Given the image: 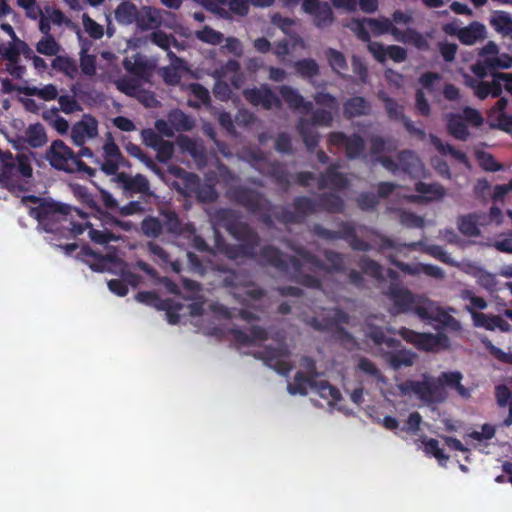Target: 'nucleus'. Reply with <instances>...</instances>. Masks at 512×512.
<instances>
[{
  "label": "nucleus",
  "instance_id": "nucleus-1",
  "mask_svg": "<svg viewBox=\"0 0 512 512\" xmlns=\"http://www.w3.org/2000/svg\"><path fill=\"white\" fill-rule=\"evenodd\" d=\"M262 266H271L286 273L290 281L311 289H321L320 278L303 272L302 259L296 256H286L279 248L265 245L257 252L255 259Z\"/></svg>",
  "mask_w": 512,
  "mask_h": 512
},
{
  "label": "nucleus",
  "instance_id": "nucleus-2",
  "mask_svg": "<svg viewBox=\"0 0 512 512\" xmlns=\"http://www.w3.org/2000/svg\"><path fill=\"white\" fill-rule=\"evenodd\" d=\"M46 159L50 165L57 169L68 173L86 174L92 177L96 174V170L89 167L85 162L69 148L62 140H55L51 143L46 151Z\"/></svg>",
  "mask_w": 512,
  "mask_h": 512
},
{
  "label": "nucleus",
  "instance_id": "nucleus-3",
  "mask_svg": "<svg viewBox=\"0 0 512 512\" xmlns=\"http://www.w3.org/2000/svg\"><path fill=\"white\" fill-rule=\"evenodd\" d=\"M291 250L302 259L303 265H309L311 271H322L325 273H345L347 271L345 267L346 255L343 253L325 249L323 256L328 262L326 264L316 254L301 245L292 246Z\"/></svg>",
  "mask_w": 512,
  "mask_h": 512
},
{
  "label": "nucleus",
  "instance_id": "nucleus-4",
  "mask_svg": "<svg viewBox=\"0 0 512 512\" xmlns=\"http://www.w3.org/2000/svg\"><path fill=\"white\" fill-rule=\"evenodd\" d=\"M69 215H72V207L55 201L47 200L29 208V216L36 219L38 225L49 233L57 232L60 222L67 221Z\"/></svg>",
  "mask_w": 512,
  "mask_h": 512
},
{
  "label": "nucleus",
  "instance_id": "nucleus-5",
  "mask_svg": "<svg viewBox=\"0 0 512 512\" xmlns=\"http://www.w3.org/2000/svg\"><path fill=\"white\" fill-rule=\"evenodd\" d=\"M338 228L337 231H334L316 223L312 226L311 231L315 236L325 240H345L348 242L351 249L355 251L368 252L373 249L370 243L358 237L356 228L352 222L341 221L338 224Z\"/></svg>",
  "mask_w": 512,
  "mask_h": 512
},
{
  "label": "nucleus",
  "instance_id": "nucleus-6",
  "mask_svg": "<svg viewBox=\"0 0 512 512\" xmlns=\"http://www.w3.org/2000/svg\"><path fill=\"white\" fill-rule=\"evenodd\" d=\"M33 176L30 155L16 154V160L0 164V185L7 189L16 188L21 180H28Z\"/></svg>",
  "mask_w": 512,
  "mask_h": 512
},
{
  "label": "nucleus",
  "instance_id": "nucleus-7",
  "mask_svg": "<svg viewBox=\"0 0 512 512\" xmlns=\"http://www.w3.org/2000/svg\"><path fill=\"white\" fill-rule=\"evenodd\" d=\"M411 313L428 324L436 322L444 325H459L458 321L444 311L436 302L423 296H418Z\"/></svg>",
  "mask_w": 512,
  "mask_h": 512
},
{
  "label": "nucleus",
  "instance_id": "nucleus-8",
  "mask_svg": "<svg viewBox=\"0 0 512 512\" xmlns=\"http://www.w3.org/2000/svg\"><path fill=\"white\" fill-rule=\"evenodd\" d=\"M229 197L248 212L256 214L272 207V203L263 193L246 186H236L229 190Z\"/></svg>",
  "mask_w": 512,
  "mask_h": 512
},
{
  "label": "nucleus",
  "instance_id": "nucleus-9",
  "mask_svg": "<svg viewBox=\"0 0 512 512\" xmlns=\"http://www.w3.org/2000/svg\"><path fill=\"white\" fill-rule=\"evenodd\" d=\"M399 334L406 342L425 352H438L447 348L449 344V339L445 334L421 333L409 328H402Z\"/></svg>",
  "mask_w": 512,
  "mask_h": 512
},
{
  "label": "nucleus",
  "instance_id": "nucleus-10",
  "mask_svg": "<svg viewBox=\"0 0 512 512\" xmlns=\"http://www.w3.org/2000/svg\"><path fill=\"white\" fill-rule=\"evenodd\" d=\"M114 181L126 198H132L137 194L141 198L154 195L151 191L149 180L143 174L131 175L126 172H120L116 175Z\"/></svg>",
  "mask_w": 512,
  "mask_h": 512
},
{
  "label": "nucleus",
  "instance_id": "nucleus-11",
  "mask_svg": "<svg viewBox=\"0 0 512 512\" xmlns=\"http://www.w3.org/2000/svg\"><path fill=\"white\" fill-rule=\"evenodd\" d=\"M256 359L262 360L266 366L272 368L281 375H287L292 370V365L286 360L289 351L285 345L277 347L265 346L254 354Z\"/></svg>",
  "mask_w": 512,
  "mask_h": 512
},
{
  "label": "nucleus",
  "instance_id": "nucleus-12",
  "mask_svg": "<svg viewBox=\"0 0 512 512\" xmlns=\"http://www.w3.org/2000/svg\"><path fill=\"white\" fill-rule=\"evenodd\" d=\"M244 99L254 107H262L270 110L273 107L281 108V99L272 91L267 84L260 87L246 88L242 91Z\"/></svg>",
  "mask_w": 512,
  "mask_h": 512
},
{
  "label": "nucleus",
  "instance_id": "nucleus-13",
  "mask_svg": "<svg viewBox=\"0 0 512 512\" xmlns=\"http://www.w3.org/2000/svg\"><path fill=\"white\" fill-rule=\"evenodd\" d=\"M302 9L313 17V23L319 29L330 26L334 21V14L328 2L303 0Z\"/></svg>",
  "mask_w": 512,
  "mask_h": 512
},
{
  "label": "nucleus",
  "instance_id": "nucleus-14",
  "mask_svg": "<svg viewBox=\"0 0 512 512\" xmlns=\"http://www.w3.org/2000/svg\"><path fill=\"white\" fill-rule=\"evenodd\" d=\"M507 106L508 99L506 97H500L488 110L487 121L491 129L510 134L512 133V114L508 115L505 113Z\"/></svg>",
  "mask_w": 512,
  "mask_h": 512
},
{
  "label": "nucleus",
  "instance_id": "nucleus-15",
  "mask_svg": "<svg viewBox=\"0 0 512 512\" xmlns=\"http://www.w3.org/2000/svg\"><path fill=\"white\" fill-rule=\"evenodd\" d=\"M387 295L393 302L395 313H411L418 295H414L407 288L391 283Z\"/></svg>",
  "mask_w": 512,
  "mask_h": 512
},
{
  "label": "nucleus",
  "instance_id": "nucleus-16",
  "mask_svg": "<svg viewBox=\"0 0 512 512\" xmlns=\"http://www.w3.org/2000/svg\"><path fill=\"white\" fill-rule=\"evenodd\" d=\"M400 389L403 393H414L421 400L426 402H433L437 399L441 393V388L434 382L424 381H413L408 380L401 384Z\"/></svg>",
  "mask_w": 512,
  "mask_h": 512
},
{
  "label": "nucleus",
  "instance_id": "nucleus-17",
  "mask_svg": "<svg viewBox=\"0 0 512 512\" xmlns=\"http://www.w3.org/2000/svg\"><path fill=\"white\" fill-rule=\"evenodd\" d=\"M225 228L227 232L239 242L258 248L260 237L249 224L239 220H233L229 221Z\"/></svg>",
  "mask_w": 512,
  "mask_h": 512
},
{
  "label": "nucleus",
  "instance_id": "nucleus-18",
  "mask_svg": "<svg viewBox=\"0 0 512 512\" xmlns=\"http://www.w3.org/2000/svg\"><path fill=\"white\" fill-rule=\"evenodd\" d=\"M339 166L337 164H331L325 170L320 173L317 178L318 189L323 190L330 186L336 190H345L349 187V179L345 173L338 171Z\"/></svg>",
  "mask_w": 512,
  "mask_h": 512
},
{
  "label": "nucleus",
  "instance_id": "nucleus-19",
  "mask_svg": "<svg viewBox=\"0 0 512 512\" xmlns=\"http://www.w3.org/2000/svg\"><path fill=\"white\" fill-rule=\"evenodd\" d=\"M486 214L484 212H471L461 215L457 219L459 232L466 237H478L481 234L480 225H486Z\"/></svg>",
  "mask_w": 512,
  "mask_h": 512
},
{
  "label": "nucleus",
  "instance_id": "nucleus-20",
  "mask_svg": "<svg viewBox=\"0 0 512 512\" xmlns=\"http://www.w3.org/2000/svg\"><path fill=\"white\" fill-rule=\"evenodd\" d=\"M491 77V81H479L470 78L466 81V84L473 89L475 96L480 100H484L488 96L492 98L500 97L502 94V85H500V81H497L495 73H491Z\"/></svg>",
  "mask_w": 512,
  "mask_h": 512
},
{
  "label": "nucleus",
  "instance_id": "nucleus-21",
  "mask_svg": "<svg viewBox=\"0 0 512 512\" xmlns=\"http://www.w3.org/2000/svg\"><path fill=\"white\" fill-rule=\"evenodd\" d=\"M121 221L117 218L109 215V214H103V226L104 230H97L93 228V225H91L88 236L90 240L96 244L105 245L110 243L111 241H117L119 238L108 230L107 226H120Z\"/></svg>",
  "mask_w": 512,
  "mask_h": 512
},
{
  "label": "nucleus",
  "instance_id": "nucleus-22",
  "mask_svg": "<svg viewBox=\"0 0 512 512\" xmlns=\"http://www.w3.org/2000/svg\"><path fill=\"white\" fill-rule=\"evenodd\" d=\"M98 134V122L95 118L89 116L85 120L77 122L71 131L73 142L82 146L86 138H93Z\"/></svg>",
  "mask_w": 512,
  "mask_h": 512
},
{
  "label": "nucleus",
  "instance_id": "nucleus-23",
  "mask_svg": "<svg viewBox=\"0 0 512 512\" xmlns=\"http://www.w3.org/2000/svg\"><path fill=\"white\" fill-rule=\"evenodd\" d=\"M135 23L142 31L157 29L162 24L160 9L152 6H142L138 10Z\"/></svg>",
  "mask_w": 512,
  "mask_h": 512
},
{
  "label": "nucleus",
  "instance_id": "nucleus-24",
  "mask_svg": "<svg viewBox=\"0 0 512 512\" xmlns=\"http://www.w3.org/2000/svg\"><path fill=\"white\" fill-rule=\"evenodd\" d=\"M279 93L283 101L292 110L303 109L305 112H310L313 109V104L310 101H305L304 97L299 91L289 85H282L279 88Z\"/></svg>",
  "mask_w": 512,
  "mask_h": 512
},
{
  "label": "nucleus",
  "instance_id": "nucleus-25",
  "mask_svg": "<svg viewBox=\"0 0 512 512\" xmlns=\"http://www.w3.org/2000/svg\"><path fill=\"white\" fill-rule=\"evenodd\" d=\"M317 210L328 213H343L345 203L342 197L334 192L320 193L316 198Z\"/></svg>",
  "mask_w": 512,
  "mask_h": 512
},
{
  "label": "nucleus",
  "instance_id": "nucleus-26",
  "mask_svg": "<svg viewBox=\"0 0 512 512\" xmlns=\"http://www.w3.org/2000/svg\"><path fill=\"white\" fill-rule=\"evenodd\" d=\"M394 39L404 44L413 45L418 50L426 51L429 49V43L427 39L413 28H407L406 30H400L399 28L394 29Z\"/></svg>",
  "mask_w": 512,
  "mask_h": 512
},
{
  "label": "nucleus",
  "instance_id": "nucleus-27",
  "mask_svg": "<svg viewBox=\"0 0 512 512\" xmlns=\"http://www.w3.org/2000/svg\"><path fill=\"white\" fill-rule=\"evenodd\" d=\"M267 175L279 186L283 192H288L291 187V175L284 163L272 161L268 165Z\"/></svg>",
  "mask_w": 512,
  "mask_h": 512
},
{
  "label": "nucleus",
  "instance_id": "nucleus-28",
  "mask_svg": "<svg viewBox=\"0 0 512 512\" xmlns=\"http://www.w3.org/2000/svg\"><path fill=\"white\" fill-rule=\"evenodd\" d=\"M431 144L435 149L443 156L450 155L459 163L463 164L466 168H471L470 161L465 152L456 149L449 143H444L438 136L430 134L429 136Z\"/></svg>",
  "mask_w": 512,
  "mask_h": 512
},
{
  "label": "nucleus",
  "instance_id": "nucleus-29",
  "mask_svg": "<svg viewBox=\"0 0 512 512\" xmlns=\"http://www.w3.org/2000/svg\"><path fill=\"white\" fill-rule=\"evenodd\" d=\"M81 254L86 257H92L95 259V262L90 264V268L95 272H104L110 270L111 263L120 262V259L115 255H102L96 253L91 247L88 245H84L81 248Z\"/></svg>",
  "mask_w": 512,
  "mask_h": 512
},
{
  "label": "nucleus",
  "instance_id": "nucleus-30",
  "mask_svg": "<svg viewBox=\"0 0 512 512\" xmlns=\"http://www.w3.org/2000/svg\"><path fill=\"white\" fill-rule=\"evenodd\" d=\"M316 383L317 379L300 370L295 373L293 382L288 383L287 390L291 395L306 396L308 387L314 391Z\"/></svg>",
  "mask_w": 512,
  "mask_h": 512
},
{
  "label": "nucleus",
  "instance_id": "nucleus-31",
  "mask_svg": "<svg viewBox=\"0 0 512 512\" xmlns=\"http://www.w3.org/2000/svg\"><path fill=\"white\" fill-rule=\"evenodd\" d=\"M446 128L449 135L457 140L466 141L470 136L468 126L460 113H450L447 116Z\"/></svg>",
  "mask_w": 512,
  "mask_h": 512
},
{
  "label": "nucleus",
  "instance_id": "nucleus-32",
  "mask_svg": "<svg viewBox=\"0 0 512 512\" xmlns=\"http://www.w3.org/2000/svg\"><path fill=\"white\" fill-rule=\"evenodd\" d=\"M370 109V103L362 96L351 97L343 105L344 116L347 119L368 115Z\"/></svg>",
  "mask_w": 512,
  "mask_h": 512
},
{
  "label": "nucleus",
  "instance_id": "nucleus-33",
  "mask_svg": "<svg viewBox=\"0 0 512 512\" xmlns=\"http://www.w3.org/2000/svg\"><path fill=\"white\" fill-rule=\"evenodd\" d=\"M486 37V28L484 24L473 21L468 26L461 29V35H458L459 41L464 45H474L477 41Z\"/></svg>",
  "mask_w": 512,
  "mask_h": 512
},
{
  "label": "nucleus",
  "instance_id": "nucleus-34",
  "mask_svg": "<svg viewBox=\"0 0 512 512\" xmlns=\"http://www.w3.org/2000/svg\"><path fill=\"white\" fill-rule=\"evenodd\" d=\"M297 131L307 150L312 153L319 144V134L313 129L310 122L305 119H300L297 124Z\"/></svg>",
  "mask_w": 512,
  "mask_h": 512
},
{
  "label": "nucleus",
  "instance_id": "nucleus-35",
  "mask_svg": "<svg viewBox=\"0 0 512 512\" xmlns=\"http://www.w3.org/2000/svg\"><path fill=\"white\" fill-rule=\"evenodd\" d=\"M415 191L422 194L426 201L440 200L446 194L445 188L441 184L422 181L415 184Z\"/></svg>",
  "mask_w": 512,
  "mask_h": 512
},
{
  "label": "nucleus",
  "instance_id": "nucleus-36",
  "mask_svg": "<svg viewBox=\"0 0 512 512\" xmlns=\"http://www.w3.org/2000/svg\"><path fill=\"white\" fill-rule=\"evenodd\" d=\"M19 92L27 96H35L44 101H52L58 97V89L54 84H47L42 88L26 86L19 89Z\"/></svg>",
  "mask_w": 512,
  "mask_h": 512
},
{
  "label": "nucleus",
  "instance_id": "nucleus-37",
  "mask_svg": "<svg viewBox=\"0 0 512 512\" xmlns=\"http://www.w3.org/2000/svg\"><path fill=\"white\" fill-rule=\"evenodd\" d=\"M292 207L302 222L307 216L317 211L316 200L307 196L295 197L292 202Z\"/></svg>",
  "mask_w": 512,
  "mask_h": 512
},
{
  "label": "nucleus",
  "instance_id": "nucleus-38",
  "mask_svg": "<svg viewBox=\"0 0 512 512\" xmlns=\"http://www.w3.org/2000/svg\"><path fill=\"white\" fill-rule=\"evenodd\" d=\"M490 24L503 36L512 33V16L505 11H495L490 19Z\"/></svg>",
  "mask_w": 512,
  "mask_h": 512
},
{
  "label": "nucleus",
  "instance_id": "nucleus-39",
  "mask_svg": "<svg viewBox=\"0 0 512 512\" xmlns=\"http://www.w3.org/2000/svg\"><path fill=\"white\" fill-rule=\"evenodd\" d=\"M138 9L131 2H121L115 10V18L118 23L129 25L136 21Z\"/></svg>",
  "mask_w": 512,
  "mask_h": 512
},
{
  "label": "nucleus",
  "instance_id": "nucleus-40",
  "mask_svg": "<svg viewBox=\"0 0 512 512\" xmlns=\"http://www.w3.org/2000/svg\"><path fill=\"white\" fill-rule=\"evenodd\" d=\"M54 70L63 73L70 79H74L78 74V67L74 59L67 56L57 55L51 63Z\"/></svg>",
  "mask_w": 512,
  "mask_h": 512
},
{
  "label": "nucleus",
  "instance_id": "nucleus-41",
  "mask_svg": "<svg viewBox=\"0 0 512 512\" xmlns=\"http://www.w3.org/2000/svg\"><path fill=\"white\" fill-rule=\"evenodd\" d=\"M168 121L178 132L190 131L194 127L193 120L180 109L172 110L168 115Z\"/></svg>",
  "mask_w": 512,
  "mask_h": 512
},
{
  "label": "nucleus",
  "instance_id": "nucleus-42",
  "mask_svg": "<svg viewBox=\"0 0 512 512\" xmlns=\"http://www.w3.org/2000/svg\"><path fill=\"white\" fill-rule=\"evenodd\" d=\"M26 141L32 148L44 146L47 142V135L44 126L40 123L29 125L26 130Z\"/></svg>",
  "mask_w": 512,
  "mask_h": 512
},
{
  "label": "nucleus",
  "instance_id": "nucleus-43",
  "mask_svg": "<svg viewBox=\"0 0 512 512\" xmlns=\"http://www.w3.org/2000/svg\"><path fill=\"white\" fill-rule=\"evenodd\" d=\"M314 391L329 404L336 403L342 399L340 390L331 385L327 380H317Z\"/></svg>",
  "mask_w": 512,
  "mask_h": 512
},
{
  "label": "nucleus",
  "instance_id": "nucleus-44",
  "mask_svg": "<svg viewBox=\"0 0 512 512\" xmlns=\"http://www.w3.org/2000/svg\"><path fill=\"white\" fill-rule=\"evenodd\" d=\"M226 254L229 259L236 260L238 258H257V248L244 243L229 245L226 248Z\"/></svg>",
  "mask_w": 512,
  "mask_h": 512
},
{
  "label": "nucleus",
  "instance_id": "nucleus-45",
  "mask_svg": "<svg viewBox=\"0 0 512 512\" xmlns=\"http://www.w3.org/2000/svg\"><path fill=\"white\" fill-rule=\"evenodd\" d=\"M367 23L369 25L370 33L374 36L389 33L394 37L393 30L397 29V27L393 25L392 21L386 17H381L379 19L368 18Z\"/></svg>",
  "mask_w": 512,
  "mask_h": 512
},
{
  "label": "nucleus",
  "instance_id": "nucleus-46",
  "mask_svg": "<svg viewBox=\"0 0 512 512\" xmlns=\"http://www.w3.org/2000/svg\"><path fill=\"white\" fill-rule=\"evenodd\" d=\"M414 358L415 355L407 350H398L387 355L388 363L395 370L411 366Z\"/></svg>",
  "mask_w": 512,
  "mask_h": 512
},
{
  "label": "nucleus",
  "instance_id": "nucleus-47",
  "mask_svg": "<svg viewBox=\"0 0 512 512\" xmlns=\"http://www.w3.org/2000/svg\"><path fill=\"white\" fill-rule=\"evenodd\" d=\"M364 150V139L357 133L350 135L345 147L347 158L350 160L358 159L363 155Z\"/></svg>",
  "mask_w": 512,
  "mask_h": 512
},
{
  "label": "nucleus",
  "instance_id": "nucleus-48",
  "mask_svg": "<svg viewBox=\"0 0 512 512\" xmlns=\"http://www.w3.org/2000/svg\"><path fill=\"white\" fill-rule=\"evenodd\" d=\"M184 305L171 298H166L162 305L159 306V311L166 312V318L169 324L176 325L180 321L179 312L183 309Z\"/></svg>",
  "mask_w": 512,
  "mask_h": 512
},
{
  "label": "nucleus",
  "instance_id": "nucleus-49",
  "mask_svg": "<svg viewBox=\"0 0 512 512\" xmlns=\"http://www.w3.org/2000/svg\"><path fill=\"white\" fill-rule=\"evenodd\" d=\"M367 337L371 339L376 345L385 344L388 348H397L400 342L392 337H387L383 328L371 326L367 332Z\"/></svg>",
  "mask_w": 512,
  "mask_h": 512
},
{
  "label": "nucleus",
  "instance_id": "nucleus-50",
  "mask_svg": "<svg viewBox=\"0 0 512 512\" xmlns=\"http://www.w3.org/2000/svg\"><path fill=\"white\" fill-rule=\"evenodd\" d=\"M295 71L303 78H313L319 74V65L312 58L300 59L294 63Z\"/></svg>",
  "mask_w": 512,
  "mask_h": 512
},
{
  "label": "nucleus",
  "instance_id": "nucleus-51",
  "mask_svg": "<svg viewBox=\"0 0 512 512\" xmlns=\"http://www.w3.org/2000/svg\"><path fill=\"white\" fill-rule=\"evenodd\" d=\"M358 264L364 274L369 275L378 280L383 278L382 266L377 261L367 256H362L359 259Z\"/></svg>",
  "mask_w": 512,
  "mask_h": 512
},
{
  "label": "nucleus",
  "instance_id": "nucleus-52",
  "mask_svg": "<svg viewBox=\"0 0 512 512\" xmlns=\"http://www.w3.org/2000/svg\"><path fill=\"white\" fill-rule=\"evenodd\" d=\"M141 231L147 237L157 238L163 231L162 222L156 217L147 216L141 222Z\"/></svg>",
  "mask_w": 512,
  "mask_h": 512
},
{
  "label": "nucleus",
  "instance_id": "nucleus-53",
  "mask_svg": "<svg viewBox=\"0 0 512 512\" xmlns=\"http://www.w3.org/2000/svg\"><path fill=\"white\" fill-rule=\"evenodd\" d=\"M163 216V229L169 234L179 235L182 232L181 222L176 212L164 211Z\"/></svg>",
  "mask_w": 512,
  "mask_h": 512
},
{
  "label": "nucleus",
  "instance_id": "nucleus-54",
  "mask_svg": "<svg viewBox=\"0 0 512 512\" xmlns=\"http://www.w3.org/2000/svg\"><path fill=\"white\" fill-rule=\"evenodd\" d=\"M38 53L46 56H57L60 45L52 35L44 36L37 44Z\"/></svg>",
  "mask_w": 512,
  "mask_h": 512
},
{
  "label": "nucleus",
  "instance_id": "nucleus-55",
  "mask_svg": "<svg viewBox=\"0 0 512 512\" xmlns=\"http://www.w3.org/2000/svg\"><path fill=\"white\" fill-rule=\"evenodd\" d=\"M397 161L399 163V168L407 173H411L419 164V159L411 150L400 151L397 154Z\"/></svg>",
  "mask_w": 512,
  "mask_h": 512
},
{
  "label": "nucleus",
  "instance_id": "nucleus-56",
  "mask_svg": "<svg viewBox=\"0 0 512 512\" xmlns=\"http://www.w3.org/2000/svg\"><path fill=\"white\" fill-rule=\"evenodd\" d=\"M333 110L327 108H318L312 112L311 126L330 127L333 123Z\"/></svg>",
  "mask_w": 512,
  "mask_h": 512
},
{
  "label": "nucleus",
  "instance_id": "nucleus-57",
  "mask_svg": "<svg viewBox=\"0 0 512 512\" xmlns=\"http://www.w3.org/2000/svg\"><path fill=\"white\" fill-rule=\"evenodd\" d=\"M194 194L203 203H212L218 198L215 185L210 183H200Z\"/></svg>",
  "mask_w": 512,
  "mask_h": 512
},
{
  "label": "nucleus",
  "instance_id": "nucleus-58",
  "mask_svg": "<svg viewBox=\"0 0 512 512\" xmlns=\"http://www.w3.org/2000/svg\"><path fill=\"white\" fill-rule=\"evenodd\" d=\"M331 316H332L333 323L335 325V330H336L337 334H339L345 338H349V339L352 338V336L349 334V332L344 327L339 325V324H348L349 323L350 317H349L348 313L345 312L341 308H334L333 314Z\"/></svg>",
  "mask_w": 512,
  "mask_h": 512
},
{
  "label": "nucleus",
  "instance_id": "nucleus-59",
  "mask_svg": "<svg viewBox=\"0 0 512 512\" xmlns=\"http://www.w3.org/2000/svg\"><path fill=\"white\" fill-rule=\"evenodd\" d=\"M195 35L200 41L212 45L221 44L224 38L221 32L214 30L210 26H205L202 30L196 31Z\"/></svg>",
  "mask_w": 512,
  "mask_h": 512
},
{
  "label": "nucleus",
  "instance_id": "nucleus-60",
  "mask_svg": "<svg viewBox=\"0 0 512 512\" xmlns=\"http://www.w3.org/2000/svg\"><path fill=\"white\" fill-rule=\"evenodd\" d=\"M82 24L85 32L93 39H101L104 35V28L93 20L87 13L82 15Z\"/></svg>",
  "mask_w": 512,
  "mask_h": 512
},
{
  "label": "nucleus",
  "instance_id": "nucleus-61",
  "mask_svg": "<svg viewBox=\"0 0 512 512\" xmlns=\"http://www.w3.org/2000/svg\"><path fill=\"white\" fill-rule=\"evenodd\" d=\"M120 167L130 168L131 164L128 160H118L108 157H104V160L101 164V170L106 175L114 176V178H116V175L119 173L118 170Z\"/></svg>",
  "mask_w": 512,
  "mask_h": 512
},
{
  "label": "nucleus",
  "instance_id": "nucleus-62",
  "mask_svg": "<svg viewBox=\"0 0 512 512\" xmlns=\"http://www.w3.org/2000/svg\"><path fill=\"white\" fill-rule=\"evenodd\" d=\"M476 158L479 162L480 167L488 172H497L502 170V165L498 163L495 157L487 152L480 151L476 153Z\"/></svg>",
  "mask_w": 512,
  "mask_h": 512
},
{
  "label": "nucleus",
  "instance_id": "nucleus-63",
  "mask_svg": "<svg viewBox=\"0 0 512 512\" xmlns=\"http://www.w3.org/2000/svg\"><path fill=\"white\" fill-rule=\"evenodd\" d=\"M368 18L354 19L351 23V30L356 37L363 42H370V29L367 23Z\"/></svg>",
  "mask_w": 512,
  "mask_h": 512
},
{
  "label": "nucleus",
  "instance_id": "nucleus-64",
  "mask_svg": "<svg viewBox=\"0 0 512 512\" xmlns=\"http://www.w3.org/2000/svg\"><path fill=\"white\" fill-rule=\"evenodd\" d=\"M326 56H327L329 65L333 71L339 73L340 71L347 69L348 66H347L346 59L340 51L335 50L333 48H329L326 51Z\"/></svg>",
  "mask_w": 512,
  "mask_h": 512
}]
</instances>
